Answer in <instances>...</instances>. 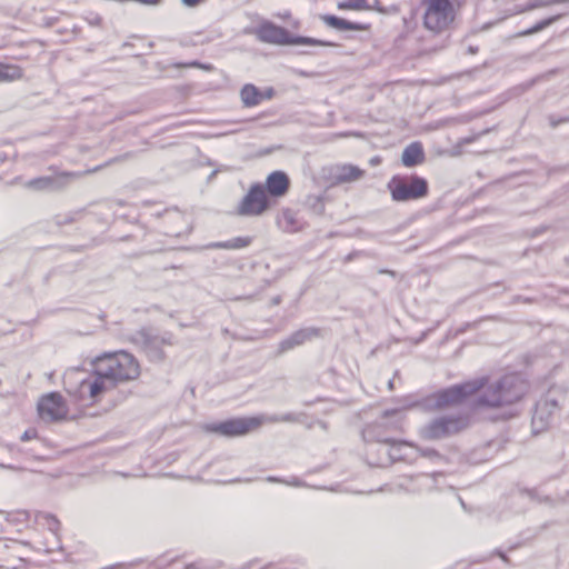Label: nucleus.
I'll return each instance as SVG.
<instances>
[{
	"instance_id": "obj_1",
	"label": "nucleus",
	"mask_w": 569,
	"mask_h": 569,
	"mask_svg": "<svg viewBox=\"0 0 569 569\" xmlns=\"http://www.w3.org/2000/svg\"><path fill=\"white\" fill-rule=\"evenodd\" d=\"M92 365V377L81 379L74 388L67 389L81 401L96 402L117 383L134 380L140 375L139 363L132 355L124 351L98 356Z\"/></svg>"
},
{
	"instance_id": "obj_2",
	"label": "nucleus",
	"mask_w": 569,
	"mask_h": 569,
	"mask_svg": "<svg viewBox=\"0 0 569 569\" xmlns=\"http://www.w3.org/2000/svg\"><path fill=\"white\" fill-rule=\"evenodd\" d=\"M529 383L519 375H506L488 385L478 396L477 403L486 408H505L520 401L528 392Z\"/></svg>"
},
{
	"instance_id": "obj_3",
	"label": "nucleus",
	"mask_w": 569,
	"mask_h": 569,
	"mask_svg": "<svg viewBox=\"0 0 569 569\" xmlns=\"http://www.w3.org/2000/svg\"><path fill=\"white\" fill-rule=\"evenodd\" d=\"M487 382L488 379L482 377L465 383L455 385L426 397L421 402H416L408 407L421 406L429 410H440L449 406L461 403L468 396L483 389Z\"/></svg>"
},
{
	"instance_id": "obj_4",
	"label": "nucleus",
	"mask_w": 569,
	"mask_h": 569,
	"mask_svg": "<svg viewBox=\"0 0 569 569\" xmlns=\"http://www.w3.org/2000/svg\"><path fill=\"white\" fill-rule=\"evenodd\" d=\"M257 37L261 42L287 46H325L333 47V42L322 41L310 37L293 36L286 28L277 26L270 21L262 22L257 29Z\"/></svg>"
},
{
	"instance_id": "obj_5",
	"label": "nucleus",
	"mask_w": 569,
	"mask_h": 569,
	"mask_svg": "<svg viewBox=\"0 0 569 569\" xmlns=\"http://www.w3.org/2000/svg\"><path fill=\"white\" fill-rule=\"evenodd\" d=\"M391 198L396 202H408L428 196V181L417 174L393 176L388 184Z\"/></svg>"
},
{
	"instance_id": "obj_6",
	"label": "nucleus",
	"mask_w": 569,
	"mask_h": 569,
	"mask_svg": "<svg viewBox=\"0 0 569 569\" xmlns=\"http://www.w3.org/2000/svg\"><path fill=\"white\" fill-rule=\"evenodd\" d=\"M468 423V417L463 415L440 416L423 425L419 433L426 440H439L462 431Z\"/></svg>"
},
{
	"instance_id": "obj_7",
	"label": "nucleus",
	"mask_w": 569,
	"mask_h": 569,
	"mask_svg": "<svg viewBox=\"0 0 569 569\" xmlns=\"http://www.w3.org/2000/svg\"><path fill=\"white\" fill-rule=\"evenodd\" d=\"M425 7L423 26L433 32H440L449 27L455 19L451 0H422Z\"/></svg>"
},
{
	"instance_id": "obj_8",
	"label": "nucleus",
	"mask_w": 569,
	"mask_h": 569,
	"mask_svg": "<svg viewBox=\"0 0 569 569\" xmlns=\"http://www.w3.org/2000/svg\"><path fill=\"white\" fill-rule=\"evenodd\" d=\"M261 426L259 418H233L220 422L206 425L204 429L209 432L224 437H240L249 433Z\"/></svg>"
},
{
	"instance_id": "obj_9",
	"label": "nucleus",
	"mask_w": 569,
	"mask_h": 569,
	"mask_svg": "<svg viewBox=\"0 0 569 569\" xmlns=\"http://www.w3.org/2000/svg\"><path fill=\"white\" fill-rule=\"evenodd\" d=\"M270 207L269 198L261 183H254L250 187L247 194L237 207V213L243 217L260 216Z\"/></svg>"
},
{
	"instance_id": "obj_10",
	"label": "nucleus",
	"mask_w": 569,
	"mask_h": 569,
	"mask_svg": "<svg viewBox=\"0 0 569 569\" xmlns=\"http://www.w3.org/2000/svg\"><path fill=\"white\" fill-rule=\"evenodd\" d=\"M38 412L43 421L53 422L62 420L67 416L68 409L59 392H50L40 399Z\"/></svg>"
},
{
	"instance_id": "obj_11",
	"label": "nucleus",
	"mask_w": 569,
	"mask_h": 569,
	"mask_svg": "<svg viewBox=\"0 0 569 569\" xmlns=\"http://www.w3.org/2000/svg\"><path fill=\"white\" fill-rule=\"evenodd\" d=\"M163 221V233L170 237H180L190 232V222L187 216L177 208L166 209L154 213Z\"/></svg>"
},
{
	"instance_id": "obj_12",
	"label": "nucleus",
	"mask_w": 569,
	"mask_h": 569,
	"mask_svg": "<svg viewBox=\"0 0 569 569\" xmlns=\"http://www.w3.org/2000/svg\"><path fill=\"white\" fill-rule=\"evenodd\" d=\"M133 341L140 346L152 361H161L164 358L162 346L167 340L162 337L151 335L147 330H140L136 333Z\"/></svg>"
},
{
	"instance_id": "obj_13",
	"label": "nucleus",
	"mask_w": 569,
	"mask_h": 569,
	"mask_svg": "<svg viewBox=\"0 0 569 569\" xmlns=\"http://www.w3.org/2000/svg\"><path fill=\"white\" fill-rule=\"evenodd\" d=\"M559 410V403L555 398L547 396L540 399L535 407L532 415V427L536 432H539L548 427L551 422L552 416Z\"/></svg>"
},
{
	"instance_id": "obj_14",
	"label": "nucleus",
	"mask_w": 569,
	"mask_h": 569,
	"mask_svg": "<svg viewBox=\"0 0 569 569\" xmlns=\"http://www.w3.org/2000/svg\"><path fill=\"white\" fill-rule=\"evenodd\" d=\"M321 332V329L316 327L301 328L279 342L277 355H283L299 346H302L307 341L319 338Z\"/></svg>"
},
{
	"instance_id": "obj_15",
	"label": "nucleus",
	"mask_w": 569,
	"mask_h": 569,
	"mask_svg": "<svg viewBox=\"0 0 569 569\" xmlns=\"http://www.w3.org/2000/svg\"><path fill=\"white\" fill-rule=\"evenodd\" d=\"M412 446L406 441H398L391 439V442L386 447H382L381 450L385 453L383 458H379L375 463L379 467L388 466L395 461L406 460L408 458V450L411 449Z\"/></svg>"
},
{
	"instance_id": "obj_16",
	"label": "nucleus",
	"mask_w": 569,
	"mask_h": 569,
	"mask_svg": "<svg viewBox=\"0 0 569 569\" xmlns=\"http://www.w3.org/2000/svg\"><path fill=\"white\" fill-rule=\"evenodd\" d=\"M263 188L267 196L281 198L290 188V179L284 171L277 170L267 177Z\"/></svg>"
},
{
	"instance_id": "obj_17",
	"label": "nucleus",
	"mask_w": 569,
	"mask_h": 569,
	"mask_svg": "<svg viewBox=\"0 0 569 569\" xmlns=\"http://www.w3.org/2000/svg\"><path fill=\"white\" fill-rule=\"evenodd\" d=\"M69 173H66L61 177H39L29 180L26 186L33 190H58L64 187L67 183L66 179L69 177Z\"/></svg>"
},
{
	"instance_id": "obj_18",
	"label": "nucleus",
	"mask_w": 569,
	"mask_h": 569,
	"mask_svg": "<svg viewBox=\"0 0 569 569\" xmlns=\"http://www.w3.org/2000/svg\"><path fill=\"white\" fill-rule=\"evenodd\" d=\"M362 438H363V441L366 443H368V446H372L373 443H379L382 447H386L388 443H390L391 439H392L385 433V429L381 423H375V425L367 426L362 430Z\"/></svg>"
},
{
	"instance_id": "obj_19",
	"label": "nucleus",
	"mask_w": 569,
	"mask_h": 569,
	"mask_svg": "<svg viewBox=\"0 0 569 569\" xmlns=\"http://www.w3.org/2000/svg\"><path fill=\"white\" fill-rule=\"evenodd\" d=\"M402 163L406 167H416L423 162L425 152L420 142H412L407 146L401 157Z\"/></svg>"
},
{
	"instance_id": "obj_20",
	"label": "nucleus",
	"mask_w": 569,
	"mask_h": 569,
	"mask_svg": "<svg viewBox=\"0 0 569 569\" xmlns=\"http://www.w3.org/2000/svg\"><path fill=\"white\" fill-rule=\"evenodd\" d=\"M323 22L333 29H337L339 31H349V30H366L368 26L358 23V22H351L349 20H346L343 18L333 16V14H326L322 17Z\"/></svg>"
},
{
	"instance_id": "obj_21",
	"label": "nucleus",
	"mask_w": 569,
	"mask_h": 569,
	"mask_svg": "<svg viewBox=\"0 0 569 569\" xmlns=\"http://www.w3.org/2000/svg\"><path fill=\"white\" fill-rule=\"evenodd\" d=\"M363 176V170L352 164H345L337 169L335 178L339 182L356 181Z\"/></svg>"
},
{
	"instance_id": "obj_22",
	"label": "nucleus",
	"mask_w": 569,
	"mask_h": 569,
	"mask_svg": "<svg viewBox=\"0 0 569 569\" xmlns=\"http://www.w3.org/2000/svg\"><path fill=\"white\" fill-rule=\"evenodd\" d=\"M241 100L246 107H253L261 102L263 96L253 84H246L240 92Z\"/></svg>"
},
{
	"instance_id": "obj_23",
	"label": "nucleus",
	"mask_w": 569,
	"mask_h": 569,
	"mask_svg": "<svg viewBox=\"0 0 569 569\" xmlns=\"http://www.w3.org/2000/svg\"><path fill=\"white\" fill-rule=\"evenodd\" d=\"M251 242L250 238L247 237H237L228 241H220V242H212L207 246V248L210 249H228V250H234V249H241L247 246H249Z\"/></svg>"
},
{
	"instance_id": "obj_24",
	"label": "nucleus",
	"mask_w": 569,
	"mask_h": 569,
	"mask_svg": "<svg viewBox=\"0 0 569 569\" xmlns=\"http://www.w3.org/2000/svg\"><path fill=\"white\" fill-rule=\"evenodd\" d=\"M22 77V69L18 66L0 62V82L13 81Z\"/></svg>"
},
{
	"instance_id": "obj_25",
	"label": "nucleus",
	"mask_w": 569,
	"mask_h": 569,
	"mask_svg": "<svg viewBox=\"0 0 569 569\" xmlns=\"http://www.w3.org/2000/svg\"><path fill=\"white\" fill-rule=\"evenodd\" d=\"M37 521L42 526H46L54 535H57L60 529V521L51 513L39 512L37 515Z\"/></svg>"
},
{
	"instance_id": "obj_26",
	"label": "nucleus",
	"mask_w": 569,
	"mask_h": 569,
	"mask_svg": "<svg viewBox=\"0 0 569 569\" xmlns=\"http://www.w3.org/2000/svg\"><path fill=\"white\" fill-rule=\"evenodd\" d=\"M561 18V14L552 16L549 18H546L543 20L538 21L535 23L530 29L523 32V34H533L542 31L543 29L550 27L552 23L558 21Z\"/></svg>"
},
{
	"instance_id": "obj_27",
	"label": "nucleus",
	"mask_w": 569,
	"mask_h": 569,
	"mask_svg": "<svg viewBox=\"0 0 569 569\" xmlns=\"http://www.w3.org/2000/svg\"><path fill=\"white\" fill-rule=\"evenodd\" d=\"M339 9H350V10H368L371 7L368 4L367 0H345L339 3Z\"/></svg>"
},
{
	"instance_id": "obj_28",
	"label": "nucleus",
	"mask_w": 569,
	"mask_h": 569,
	"mask_svg": "<svg viewBox=\"0 0 569 569\" xmlns=\"http://www.w3.org/2000/svg\"><path fill=\"white\" fill-rule=\"evenodd\" d=\"M266 481L272 482V483H286L288 486H293V487H302L303 486V482L300 479H298L297 477H293L291 480H283L279 477L268 476L266 478Z\"/></svg>"
},
{
	"instance_id": "obj_29",
	"label": "nucleus",
	"mask_w": 569,
	"mask_h": 569,
	"mask_svg": "<svg viewBox=\"0 0 569 569\" xmlns=\"http://www.w3.org/2000/svg\"><path fill=\"white\" fill-rule=\"evenodd\" d=\"M268 421L270 422H298L299 416L292 412H288L281 416H272L268 418Z\"/></svg>"
},
{
	"instance_id": "obj_30",
	"label": "nucleus",
	"mask_w": 569,
	"mask_h": 569,
	"mask_svg": "<svg viewBox=\"0 0 569 569\" xmlns=\"http://www.w3.org/2000/svg\"><path fill=\"white\" fill-rule=\"evenodd\" d=\"M283 220H284V221H286V223H287V224H286V227H284V229H286L287 231H290V232H291V231H295V230H296V228L293 227V224H295V217H293V213H292V212H290V211H286V212H283Z\"/></svg>"
},
{
	"instance_id": "obj_31",
	"label": "nucleus",
	"mask_w": 569,
	"mask_h": 569,
	"mask_svg": "<svg viewBox=\"0 0 569 569\" xmlns=\"http://www.w3.org/2000/svg\"><path fill=\"white\" fill-rule=\"evenodd\" d=\"M549 119V123L552 128H556L558 127L560 123H565L567 122L569 119L568 118H557L556 116L551 114L548 117Z\"/></svg>"
},
{
	"instance_id": "obj_32",
	"label": "nucleus",
	"mask_w": 569,
	"mask_h": 569,
	"mask_svg": "<svg viewBox=\"0 0 569 569\" xmlns=\"http://www.w3.org/2000/svg\"><path fill=\"white\" fill-rule=\"evenodd\" d=\"M37 437L36 429H27L20 437L21 441H29Z\"/></svg>"
},
{
	"instance_id": "obj_33",
	"label": "nucleus",
	"mask_w": 569,
	"mask_h": 569,
	"mask_svg": "<svg viewBox=\"0 0 569 569\" xmlns=\"http://www.w3.org/2000/svg\"><path fill=\"white\" fill-rule=\"evenodd\" d=\"M206 0H181V2L188 8H196L203 3Z\"/></svg>"
},
{
	"instance_id": "obj_34",
	"label": "nucleus",
	"mask_w": 569,
	"mask_h": 569,
	"mask_svg": "<svg viewBox=\"0 0 569 569\" xmlns=\"http://www.w3.org/2000/svg\"><path fill=\"white\" fill-rule=\"evenodd\" d=\"M184 569H206V568H204L203 561L199 560V561H194V562L186 565Z\"/></svg>"
},
{
	"instance_id": "obj_35",
	"label": "nucleus",
	"mask_w": 569,
	"mask_h": 569,
	"mask_svg": "<svg viewBox=\"0 0 569 569\" xmlns=\"http://www.w3.org/2000/svg\"><path fill=\"white\" fill-rule=\"evenodd\" d=\"M423 456H427V457H432V456L439 457V453L436 450H426V451H423Z\"/></svg>"
},
{
	"instance_id": "obj_36",
	"label": "nucleus",
	"mask_w": 569,
	"mask_h": 569,
	"mask_svg": "<svg viewBox=\"0 0 569 569\" xmlns=\"http://www.w3.org/2000/svg\"><path fill=\"white\" fill-rule=\"evenodd\" d=\"M497 553L499 555V557L502 559L503 562L510 563V559L506 556V553H503L501 551H498Z\"/></svg>"
},
{
	"instance_id": "obj_37",
	"label": "nucleus",
	"mask_w": 569,
	"mask_h": 569,
	"mask_svg": "<svg viewBox=\"0 0 569 569\" xmlns=\"http://www.w3.org/2000/svg\"><path fill=\"white\" fill-rule=\"evenodd\" d=\"M186 67H194V68H199L201 66V62L199 61H192L190 63H187L184 64Z\"/></svg>"
},
{
	"instance_id": "obj_38",
	"label": "nucleus",
	"mask_w": 569,
	"mask_h": 569,
	"mask_svg": "<svg viewBox=\"0 0 569 569\" xmlns=\"http://www.w3.org/2000/svg\"><path fill=\"white\" fill-rule=\"evenodd\" d=\"M271 302L273 306L279 305L281 302V297L277 296V297L272 298Z\"/></svg>"
},
{
	"instance_id": "obj_39",
	"label": "nucleus",
	"mask_w": 569,
	"mask_h": 569,
	"mask_svg": "<svg viewBox=\"0 0 569 569\" xmlns=\"http://www.w3.org/2000/svg\"><path fill=\"white\" fill-rule=\"evenodd\" d=\"M199 68L203 69V70H208V71L213 69V67L211 64H203V63H201V66Z\"/></svg>"
},
{
	"instance_id": "obj_40",
	"label": "nucleus",
	"mask_w": 569,
	"mask_h": 569,
	"mask_svg": "<svg viewBox=\"0 0 569 569\" xmlns=\"http://www.w3.org/2000/svg\"><path fill=\"white\" fill-rule=\"evenodd\" d=\"M250 481H252V479H251V478H248V479H244V480H241V479H234V480H232L231 482H250Z\"/></svg>"
},
{
	"instance_id": "obj_41",
	"label": "nucleus",
	"mask_w": 569,
	"mask_h": 569,
	"mask_svg": "<svg viewBox=\"0 0 569 569\" xmlns=\"http://www.w3.org/2000/svg\"><path fill=\"white\" fill-rule=\"evenodd\" d=\"M396 412H397V410H386L385 413H383V417H388V416H390L392 413H396Z\"/></svg>"
},
{
	"instance_id": "obj_42",
	"label": "nucleus",
	"mask_w": 569,
	"mask_h": 569,
	"mask_svg": "<svg viewBox=\"0 0 569 569\" xmlns=\"http://www.w3.org/2000/svg\"><path fill=\"white\" fill-rule=\"evenodd\" d=\"M468 50L470 53H476L478 51V48L470 46Z\"/></svg>"
},
{
	"instance_id": "obj_43",
	"label": "nucleus",
	"mask_w": 569,
	"mask_h": 569,
	"mask_svg": "<svg viewBox=\"0 0 569 569\" xmlns=\"http://www.w3.org/2000/svg\"><path fill=\"white\" fill-rule=\"evenodd\" d=\"M72 221H73V217H69L68 219H66V220L63 221V223L72 222Z\"/></svg>"
},
{
	"instance_id": "obj_44",
	"label": "nucleus",
	"mask_w": 569,
	"mask_h": 569,
	"mask_svg": "<svg viewBox=\"0 0 569 569\" xmlns=\"http://www.w3.org/2000/svg\"><path fill=\"white\" fill-rule=\"evenodd\" d=\"M371 162H372V163H378V162H379V160H378V159H372V160H371Z\"/></svg>"
}]
</instances>
